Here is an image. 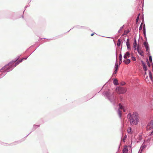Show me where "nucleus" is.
Returning <instances> with one entry per match:
<instances>
[{
	"label": "nucleus",
	"instance_id": "obj_5",
	"mask_svg": "<svg viewBox=\"0 0 153 153\" xmlns=\"http://www.w3.org/2000/svg\"><path fill=\"white\" fill-rule=\"evenodd\" d=\"M119 109L118 111V114L120 117H121L122 115V111H120V109L122 110L123 108L121 104H119Z\"/></svg>",
	"mask_w": 153,
	"mask_h": 153
},
{
	"label": "nucleus",
	"instance_id": "obj_28",
	"mask_svg": "<svg viewBox=\"0 0 153 153\" xmlns=\"http://www.w3.org/2000/svg\"><path fill=\"white\" fill-rule=\"evenodd\" d=\"M142 24H141V25H140V26L139 27V30H141L142 29Z\"/></svg>",
	"mask_w": 153,
	"mask_h": 153
},
{
	"label": "nucleus",
	"instance_id": "obj_12",
	"mask_svg": "<svg viewBox=\"0 0 153 153\" xmlns=\"http://www.w3.org/2000/svg\"><path fill=\"white\" fill-rule=\"evenodd\" d=\"M114 83L116 85H118V80L117 79H115L114 80Z\"/></svg>",
	"mask_w": 153,
	"mask_h": 153
},
{
	"label": "nucleus",
	"instance_id": "obj_34",
	"mask_svg": "<svg viewBox=\"0 0 153 153\" xmlns=\"http://www.w3.org/2000/svg\"><path fill=\"white\" fill-rule=\"evenodd\" d=\"M34 127L35 128H36V126H37V125H34Z\"/></svg>",
	"mask_w": 153,
	"mask_h": 153
},
{
	"label": "nucleus",
	"instance_id": "obj_40",
	"mask_svg": "<svg viewBox=\"0 0 153 153\" xmlns=\"http://www.w3.org/2000/svg\"><path fill=\"white\" fill-rule=\"evenodd\" d=\"M147 77H148V76H147L146 77V78H147Z\"/></svg>",
	"mask_w": 153,
	"mask_h": 153
},
{
	"label": "nucleus",
	"instance_id": "obj_27",
	"mask_svg": "<svg viewBox=\"0 0 153 153\" xmlns=\"http://www.w3.org/2000/svg\"><path fill=\"white\" fill-rule=\"evenodd\" d=\"M117 70H118L115 69V71L114 72L113 74H116V73H117Z\"/></svg>",
	"mask_w": 153,
	"mask_h": 153
},
{
	"label": "nucleus",
	"instance_id": "obj_39",
	"mask_svg": "<svg viewBox=\"0 0 153 153\" xmlns=\"http://www.w3.org/2000/svg\"><path fill=\"white\" fill-rule=\"evenodd\" d=\"M145 75H146V72H145Z\"/></svg>",
	"mask_w": 153,
	"mask_h": 153
},
{
	"label": "nucleus",
	"instance_id": "obj_25",
	"mask_svg": "<svg viewBox=\"0 0 153 153\" xmlns=\"http://www.w3.org/2000/svg\"><path fill=\"white\" fill-rule=\"evenodd\" d=\"M147 64L148 65V66L149 67H150V64L149 62V61H148V60H147Z\"/></svg>",
	"mask_w": 153,
	"mask_h": 153
},
{
	"label": "nucleus",
	"instance_id": "obj_11",
	"mask_svg": "<svg viewBox=\"0 0 153 153\" xmlns=\"http://www.w3.org/2000/svg\"><path fill=\"white\" fill-rule=\"evenodd\" d=\"M137 45V42L136 39L134 40V42L133 43L134 48V50H136V47Z\"/></svg>",
	"mask_w": 153,
	"mask_h": 153
},
{
	"label": "nucleus",
	"instance_id": "obj_36",
	"mask_svg": "<svg viewBox=\"0 0 153 153\" xmlns=\"http://www.w3.org/2000/svg\"><path fill=\"white\" fill-rule=\"evenodd\" d=\"M137 50L138 51V47H137Z\"/></svg>",
	"mask_w": 153,
	"mask_h": 153
},
{
	"label": "nucleus",
	"instance_id": "obj_13",
	"mask_svg": "<svg viewBox=\"0 0 153 153\" xmlns=\"http://www.w3.org/2000/svg\"><path fill=\"white\" fill-rule=\"evenodd\" d=\"M149 77L150 79L152 80V73L150 71H149Z\"/></svg>",
	"mask_w": 153,
	"mask_h": 153
},
{
	"label": "nucleus",
	"instance_id": "obj_38",
	"mask_svg": "<svg viewBox=\"0 0 153 153\" xmlns=\"http://www.w3.org/2000/svg\"><path fill=\"white\" fill-rule=\"evenodd\" d=\"M121 63V61H120V62H119V63L120 64Z\"/></svg>",
	"mask_w": 153,
	"mask_h": 153
},
{
	"label": "nucleus",
	"instance_id": "obj_4",
	"mask_svg": "<svg viewBox=\"0 0 153 153\" xmlns=\"http://www.w3.org/2000/svg\"><path fill=\"white\" fill-rule=\"evenodd\" d=\"M153 129V120H152L147 124L146 127V129L147 131H149L152 129Z\"/></svg>",
	"mask_w": 153,
	"mask_h": 153
},
{
	"label": "nucleus",
	"instance_id": "obj_30",
	"mask_svg": "<svg viewBox=\"0 0 153 153\" xmlns=\"http://www.w3.org/2000/svg\"><path fill=\"white\" fill-rule=\"evenodd\" d=\"M125 83L124 82H123L121 83V85H125Z\"/></svg>",
	"mask_w": 153,
	"mask_h": 153
},
{
	"label": "nucleus",
	"instance_id": "obj_26",
	"mask_svg": "<svg viewBox=\"0 0 153 153\" xmlns=\"http://www.w3.org/2000/svg\"><path fill=\"white\" fill-rule=\"evenodd\" d=\"M19 63V62H18L17 61V62H16L15 63V66L17 65Z\"/></svg>",
	"mask_w": 153,
	"mask_h": 153
},
{
	"label": "nucleus",
	"instance_id": "obj_37",
	"mask_svg": "<svg viewBox=\"0 0 153 153\" xmlns=\"http://www.w3.org/2000/svg\"><path fill=\"white\" fill-rule=\"evenodd\" d=\"M123 111L124 112H125L126 111H125V110L124 109H123Z\"/></svg>",
	"mask_w": 153,
	"mask_h": 153
},
{
	"label": "nucleus",
	"instance_id": "obj_6",
	"mask_svg": "<svg viewBox=\"0 0 153 153\" xmlns=\"http://www.w3.org/2000/svg\"><path fill=\"white\" fill-rule=\"evenodd\" d=\"M10 68L11 67L9 66V64L6 65L2 68L1 70V71H7L8 69H10Z\"/></svg>",
	"mask_w": 153,
	"mask_h": 153
},
{
	"label": "nucleus",
	"instance_id": "obj_31",
	"mask_svg": "<svg viewBox=\"0 0 153 153\" xmlns=\"http://www.w3.org/2000/svg\"><path fill=\"white\" fill-rule=\"evenodd\" d=\"M22 59H21V60L20 59L19 61H18V62H19V63L22 62Z\"/></svg>",
	"mask_w": 153,
	"mask_h": 153
},
{
	"label": "nucleus",
	"instance_id": "obj_22",
	"mask_svg": "<svg viewBox=\"0 0 153 153\" xmlns=\"http://www.w3.org/2000/svg\"><path fill=\"white\" fill-rule=\"evenodd\" d=\"M149 61L151 62H152V56H149Z\"/></svg>",
	"mask_w": 153,
	"mask_h": 153
},
{
	"label": "nucleus",
	"instance_id": "obj_3",
	"mask_svg": "<svg viewBox=\"0 0 153 153\" xmlns=\"http://www.w3.org/2000/svg\"><path fill=\"white\" fill-rule=\"evenodd\" d=\"M131 149L130 146H125L123 150V153H131Z\"/></svg>",
	"mask_w": 153,
	"mask_h": 153
},
{
	"label": "nucleus",
	"instance_id": "obj_16",
	"mask_svg": "<svg viewBox=\"0 0 153 153\" xmlns=\"http://www.w3.org/2000/svg\"><path fill=\"white\" fill-rule=\"evenodd\" d=\"M129 32V31L128 30H125L124 31L123 35H125L127 34Z\"/></svg>",
	"mask_w": 153,
	"mask_h": 153
},
{
	"label": "nucleus",
	"instance_id": "obj_17",
	"mask_svg": "<svg viewBox=\"0 0 153 153\" xmlns=\"http://www.w3.org/2000/svg\"><path fill=\"white\" fill-rule=\"evenodd\" d=\"M143 33L144 35H145L146 34V30H145V25H144V27L143 28Z\"/></svg>",
	"mask_w": 153,
	"mask_h": 153
},
{
	"label": "nucleus",
	"instance_id": "obj_10",
	"mask_svg": "<svg viewBox=\"0 0 153 153\" xmlns=\"http://www.w3.org/2000/svg\"><path fill=\"white\" fill-rule=\"evenodd\" d=\"M126 44L127 48L128 49L130 48V45L129 42V40L128 39H127V42H126Z\"/></svg>",
	"mask_w": 153,
	"mask_h": 153
},
{
	"label": "nucleus",
	"instance_id": "obj_9",
	"mask_svg": "<svg viewBox=\"0 0 153 153\" xmlns=\"http://www.w3.org/2000/svg\"><path fill=\"white\" fill-rule=\"evenodd\" d=\"M130 60L128 59L126 60H124L123 61V62L126 65L128 64L129 63H130Z\"/></svg>",
	"mask_w": 153,
	"mask_h": 153
},
{
	"label": "nucleus",
	"instance_id": "obj_21",
	"mask_svg": "<svg viewBox=\"0 0 153 153\" xmlns=\"http://www.w3.org/2000/svg\"><path fill=\"white\" fill-rule=\"evenodd\" d=\"M119 65L118 64H116L115 65V69L118 70Z\"/></svg>",
	"mask_w": 153,
	"mask_h": 153
},
{
	"label": "nucleus",
	"instance_id": "obj_23",
	"mask_svg": "<svg viewBox=\"0 0 153 153\" xmlns=\"http://www.w3.org/2000/svg\"><path fill=\"white\" fill-rule=\"evenodd\" d=\"M131 59H132V60L133 61H135L136 60V58H135V57H134L132 56L131 57Z\"/></svg>",
	"mask_w": 153,
	"mask_h": 153
},
{
	"label": "nucleus",
	"instance_id": "obj_15",
	"mask_svg": "<svg viewBox=\"0 0 153 153\" xmlns=\"http://www.w3.org/2000/svg\"><path fill=\"white\" fill-rule=\"evenodd\" d=\"M128 133H131V128L130 127L128 129Z\"/></svg>",
	"mask_w": 153,
	"mask_h": 153
},
{
	"label": "nucleus",
	"instance_id": "obj_29",
	"mask_svg": "<svg viewBox=\"0 0 153 153\" xmlns=\"http://www.w3.org/2000/svg\"><path fill=\"white\" fill-rule=\"evenodd\" d=\"M127 138V136L126 135H125V137H124L123 139V140H124L126 139Z\"/></svg>",
	"mask_w": 153,
	"mask_h": 153
},
{
	"label": "nucleus",
	"instance_id": "obj_18",
	"mask_svg": "<svg viewBox=\"0 0 153 153\" xmlns=\"http://www.w3.org/2000/svg\"><path fill=\"white\" fill-rule=\"evenodd\" d=\"M122 58V55L121 54H120V56H119V59H120V61H121V63L122 62V61H121Z\"/></svg>",
	"mask_w": 153,
	"mask_h": 153
},
{
	"label": "nucleus",
	"instance_id": "obj_2",
	"mask_svg": "<svg viewBox=\"0 0 153 153\" xmlns=\"http://www.w3.org/2000/svg\"><path fill=\"white\" fill-rule=\"evenodd\" d=\"M116 91L119 94H123L125 93L127 91V89L120 87H117L116 88Z\"/></svg>",
	"mask_w": 153,
	"mask_h": 153
},
{
	"label": "nucleus",
	"instance_id": "obj_1",
	"mask_svg": "<svg viewBox=\"0 0 153 153\" xmlns=\"http://www.w3.org/2000/svg\"><path fill=\"white\" fill-rule=\"evenodd\" d=\"M127 117L129 119V121L131 124L136 125L138 123L139 118L137 114L134 113L131 114L129 113L128 114Z\"/></svg>",
	"mask_w": 153,
	"mask_h": 153
},
{
	"label": "nucleus",
	"instance_id": "obj_8",
	"mask_svg": "<svg viewBox=\"0 0 153 153\" xmlns=\"http://www.w3.org/2000/svg\"><path fill=\"white\" fill-rule=\"evenodd\" d=\"M143 45L146 48V51H147L148 49H149V46L148 43H147V42H144Z\"/></svg>",
	"mask_w": 153,
	"mask_h": 153
},
{
	"label": "nucleus",
	"instance_id": "obj_19",
	"mask_svg": "<svg viewBox=\"0 0 153 153\" xmlns=\"http://www.w3.org/2000/svg\"><path fill=\"white\" fill-rule=\"evenodd\" d=\"M142 65H143V67H146V63H144L143 61H142Z\"/></svg>",
	"mask_w": 153,
	"mask_h": 153
},
{
	"label": "nucleus",
	"instance_id": "obj_24",
	"mask_svg": "<svg viewBox=\"0 0 153 153\" xmlns=\"http://www.w3.org/2000/svg\"><path fill=\"white\" fill-rule=\"evenodd\" d=\"M143 69L145 71H146L147 70V68H146V66L143 67Z\"/></svg>",
	"mask_w": 153,
	"mask_h": 153
},
{
	"label": "nucleus",
	"instance_id": "obj_20",
	"mask_svg": "<svg viewBox=\"0 0 153 153\" xmlns=\"http://www.w3.org/2000/svg\"><path fill=\"white\" fill-rule=\"evenodd\" d=\"M138 52L139 53V54L141 56H143V52L142 51L139 52L138 51Z\"/></svg>",
	"mask_w": 153,
	"mask_h": 153
},
{
	"label": "nucleus",
	"instance_id": "obj_14",
	"mask_svg": "<svg viewBox=\"0 0 153 153\" xmlns=\"http://www.w3.org/2000/svg\"><path fill=\"white\" fill-rule=\"evenodd\" d=\"M120 39H119L118 40L117 45V46H119L120 45Z\"/></svg>",
	"mask_w": 153,
	"mask_h": 153
},
{
	"label": "nucleus",
	"instance_id": "obj_35",
	"mask_svg": "<svg viewBox=\"0 0 153 153\" xmlns=\"http://www.w3.org/2000/svg\"><path fill=\"white\" fill-rule=\"evenodd\" d=\"M138 17L137 18V19H136V20L137 21V22L138 21Z\"/></svg>",
	"mask_w": 153,
	"mask_h": 153
},
{
	"label": "nucleus",
	"instance_id": "obj_33",
	"mask_svg": "<svg viewBox=\"0 0 153 153\" xmlns=\"http://www.w3.org/2000/svg\"><path fill=\"white\" fill-rule=\"evenodd\" d=\"M94 33H92V34H91V36H93L94 35Z\"/></svg>",
	"mask_w": 153,
	"mask_h": 153
},
{
	"label": "nucleus",
	"instance_id": "obj_32",
	"mask_svg": "<svg viewBox=\"0 0 153 153\" xmlns=\"http://www.w3.org/2000/svg\"><path fill=\"white\" fill-rule=\"evenodd\" d=\"M152 134H153V131H152V132H151L150 135H152Z\"/></svg>",
	"mask_w": 153,
	"mask_h": 153
},
{
	"label": "nucleus",
	"instance_id": "obj_7",
	"mask_svg": "<svg viewBox=\"0 0 153 153\" xmlns=\"http://www.w3.org/2000/svg\"><path fill=\"white\" fill-rule=\"evenodd\" d=\"M130 56V54L128 52H126V53L125 54V55L124 56V58L125 59H127Z\"/></svg>",
	"mask_w": 153,
	"mask_h": 153
}]
</instances>
